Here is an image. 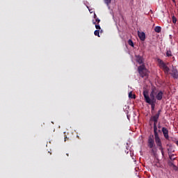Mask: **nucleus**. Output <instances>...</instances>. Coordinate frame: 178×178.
Segmentation results:
<instances>
[{
    "label": "nucleus",
    "mask_w": 178,
    "mask_h": 178,
    "mask_svg": "<svg viewBox=\"0 0 178 178\" xmlns=\"http://www.w3.org/2000/svg\"><path fill=\"white\" fill-rule=\"evenodd\" d=\"M155 90H152L150 93V97L149 94L148 93V91L144 90L143 91V96L145 98V101L147 104H149V105H151L152 111H154L155 109V104L156 103V99H155Z\"/></svg>",
    "instance_id": "obj_1"
},
{
    "label": "nucleus",
    "mask_w": 178,
    "mask_h": 178,
    "mask_svg": "<svg viewBox=\"0 0 178 178\" xmlns=\"http://www.w3.org/2000/svg\"><path fill=\"white\" fill-rule=\"evenodd\" d=\"M157 63L160 69H162L165 74H169L170 69L168 67V63H165L161 58H157Z\"/></svg>",
    "instance_id": "obj_2"
},
{
    "label": "nucleus",
    "mask_w": 178,
    "mask_h": 178,
    "mask_svg": "<svg viewBox=\"0 0 178 178\" xmlns=\"http://www.w3.org/2000/svg\"><path fill=\"white\" fill-rule=\"evenodd\" d=\"M138 72L140 76V77H145L146 76H148V70L145 68V65L143 64L142 65L139 66L138 67Z\"/></svg>",
    "instance_id": "obj_3"
},
{
    "label": "nucleus",
    "mask_w": 178,
    "mask_h": 178,
    "mask_svg": "<svg viewBox=\"0 0 178 178\" xmlns=\"http://www.w3.org/2000/svg\"><path fill=\"white\" fill-rule=\"evenodd\" d=\"M154 140L157 147H159V149L160 151H161L162 155H163V147H162V142L161 141V138H159V136H154Z\"/></svg>",
    "instance_id": "obj_4"
},
{
    "label": "nucleus",
    "mask_w": 178,
    "mask_h": 178,
    "mask_svg": "<svg viewBox=\"0 0 178 178\" xmlns=\"http://www.w3.org/2000/svg\"><path fill=\"white\" fill-rule=\"evenodd\" d=\"M160 115H161V110H159L155 115L152 116L150 118V121L154 122V124H157L158 119H159Z\"/></svg>",
    "instance_id": "obj_5"
},
{
    "label": "nucleus",
    "mask_w": 178,
    "mask_h": 178,
    "mask_svg": "<svg viewBox=\"0 0 178 178\" xmlns=\"http://www.w3.org/2000/svg\"><path fill=\"white\" fill-rule=\"evenodd\" d=\"M170 74H171V76H172V77H173V79H178V72L176 68L172 67V70L170 72Z\"/></svg>",
    "instance_id": "obj_6"
},
{
    "label": "nucleus",
    "mask_w": 178,
    "mask_h": 178,
    "mask_svg": "<svg viewBox=\"0 0 178 178\" xmlns=\"http://www.w3.org/2000/svg\"><path fill=\"white\" fill-rule=\"evenodd\" d=\"M147 145L149 148H154V145H155V141L152 138V137H149L147 140Z\"/></svg>",
    "instance_id": "obj_7"
},
{
    "label": "nucleus",
    "mask_w": 178,
    "mask_h": 178,
    "mask_svg": "<svg viewBox=\"0 0 178 178\" xmlns=\"http://www.w3.org/2000/svg\"><path fill=\"white\" fill-rule=\"evenodd\" d=\"M162 132L165 138H166V140H169V131L168 130V129L163 127Z\"/></svg>",
    "instance_id": "obj_8"
},
{
    "label": "nucleus",
    "mask_w": 178,
    "mask_h": 178,
    "mask_svg": "<svg viewBox=\"0 0 178 178\" xmlns=\"http://www.w3.org/2000/svg\"><path fill=\"white\" fill-rule=\"evenodd\" d=\"M136 60L139 65H143L144 63V58L141 56H136Z\"/></svg>",
    "instance_id": "obj_9"
},
{
    "label": "nucleus",
    "mask_w": 178,
    "mask_h": 178,
    "mask_svg": "<svg viewBox=\"0 0 178 178\" xmlns=\"http://www.w3.org/2000/svg\"><path fill=\"white\" fill-rule=\"evenodd\" d=\"M138 35L141 41H145V33L138 31Z\"/></svg>",
    "instance_id": "obj_10"
},
{
    "label": "nucleus",
    "mask_w": 178,
    "mask_h": 178,
    "mask_svg": "<svg viewBox=\"0 0 178 178\" xmlns=\"http://www.w3.org/2000/svg\"><path fill=\"white\" fill-rule=\"evenodd\" d=\"M162 98H163V92L162 91H159L156 94V99L158 101L162 100Z\"/></svg>",
    "instance_id": "obj_11"
},
{
    "label": "nucleus",
    "mask_w": 178,
    "mask_h": 178,
    "mask_svg": "<svg viewBox=\"0 0 178 178\" xmlns=\"http://www.w3.org/2000/svg\"><path fill=\"white\" fill-rule=\"evenodd\" d=\"M154 137L159 136L158 135V127H156V124H154Z\"/></svg>",
    "instance_id": "obj_12"
},
{
    "label": "nucleus",
    "mask_w": 178,
    "mask_h": 178,
    "mask_svg": "<svg viewBox=\"0 0 178 178\" xmlns=\"http://www.w3.org/2000/svg\"><path fill=\"white\" fill-rule=\"evenodd\" d=\"M154 31L155 33H161V31H162V28H161V26H156L154 28Z\"/></svg>",
    "instance_id": "obj_13"
},
{
    "label": "nucleus",
    "mask_w": 178,
    "mask_h": 178,
    "mask_svg": "<svg viewBox=\"0 0 178 178\" xmlns=\"http://www.w3.org/2000/svg\"><path fill=\"white\" fill-rule=\"evenodd\" d=\"M129 98H131V99H136V95H133V92H130L129 93Z\"/></svg>",
    "instance_id": "obj_14"
},
{
    "label": "nucleus",
    "mask_w": 178,
    "mask_h": 178,
    "mask_svg": "<svg viewBox=\"0 0 178 178\" xmlns=\"http://www.w3.org/2000/svg\"><path fill=\"white\" fill-rule=\"evenodd\" d=\"M168 155H169V158H170V159H171V161H175V159H176L175 154H172V153L168 152Z\"/></svg>",
    "instance_id": "obj_15"
},
{
    "label": "nucleus",
    "mask_w": 178,
    "mask_h": 178,
    "mask_svg": "<svg viewBox=\"0 0 178 178\" xmlns=\"http://www.w3.org/2000/svg\"><path fill=\"white\" fill-rule=\"evenodd\" d=\"M93 24H95V29H97V30H101V26H99V24H97L96 22H93Z\"/></svg>",
    "instance_id": "obj_16"
},
{
    "label": "nucleus",
    "mask_w": 178,
    "mask_h": 178,
    "mask_svg": "<svg viewBox=\"0 0 178 178\" xmlns=\"http://www.w3.org/2000/svg\"><path fill=\"white\" fill-rule=\"evenodd\" d=\"M172 23H174V24H176V22H177V19H176V17H175V15H173L172 17Z\"/></svg>",
    "instance_id": "obj_17"
},
{
    "label": "nucleus",
    "mask_w": 178,
    "mask_h": 178,
    "mask_svg": "<svg viewBox=\"0 0 178 178\" xmlns=\"http://www.w3.org/2000/svg\"><path fill=\"white\" fill-rule=\"evenodd\" d=\"M166 56H172V51L170 50H167Z\"/></svg>",
    "instance_id": "obj_18"
},
{
    "label": "nucleus",
    "mask_w": 178,
    "mask_h": 178,
    "mask_svg": "<svg viewBox=\"0 0 178 178\" xmlns=\"http://www.w3.org/2000/svg\"><path fill=\"white\" fill-rule=\"evenodd\" d=\"M95 35H97V37H99V30H96L94 32Z\"/></svg>",
    "instance_id": "obj_19"
},
{
    "label": "nucleus",
    "mask_w": 178,
    "mask_h": 178,
    "mask_svg": "<svg viewBox=\"0 0 178 178\" xmlns=\"http://www.w3.org/2000/svg\"><path fill=\"white\" fill-rule=\"evenodd\" d=\"M128 44L129 45H134V43L133 42V40H131V39H129L128 40Z\"/></svg>",
    "instance_id": "obj_20"
},
{
    "label": "nucleus",
    "mask_w": 178,
    "mask_h": 178,
    "mask_svg": "<svg viewBox=\"0 0 178 178\" xmlns=\"http://www.w3.org/2000/svg\"><path fill=\"white\" fill-rule=\"evenodd\" d=\"M104 2L106 5H109L112 2V0H104Z\"/></svg>",
    "instance_id": "obj_21"
},
{
    "label": "nucleus",
    "mask_w": 178,
    "mask_h": 178,
    "mask_svg": "<svg viewBox=\"0 0 178 178\" xmlns=\"http://www.w3.org/2000/svg\"><path fill=\"white\" fill-rule=\"evenodd\" d=\"M152 152L154 154V155H155V154H156V150L155 149H152Z\"/></svg>",
    "instance_id": "obj_22"
},
{
    "label": "nucleus",
    "mask_w": 178,
    "mask_h": 178,
    "mask_svg": "<svg viewBox=\"0 0 178 178\" xmlns=\"http://www.w3.org/2000/svg\"><path fill=\"white\" fill-rule=\"evenodd\" d=\"M95 22L97 23V24H99V22H101V19H99L98 18H96Z\"/></svg>",
    "instance_id": "obj_23"
},
{
    "label": "nucleus",
    "mask_w": 178,
    "mask_h": 178,
    "mask_svg": "<svg viewBox=\"0 0 178 178\" xmlns=\"http://www.w3.org/2000/svg\"><path fill=\"white\" fill-rule=\"evenodd\" d=\"M94 18L97 19V14L96 13L94 14Z\"/></svg>",
    "instance_id": "obj_24"
},
{
    "label": "nucleus",
    "mask_w": 178,
    "mask_h": 178,
    "mask_svg": "<svg viewBox=\"0 0 178 178\" xmlns=\"http://www.w3.org/2000/svg\"><path fill=\"white\" fill-rule=\"evenodd\" d=\"M175 144H176V145H177V147H178V140H177V141L175 142Z\"/></svg>",
    "instance_id": "obj_25"
},
{
    "label": "nucleus",
    "mask_w": 178,
    "mask_h": 178,
    "mask_svg": "<svg viewBox=\"0 0 178 178\" xmlns=\"http://www.w3.org/2000/svg\"><path fill=\"white\" fill-rule=\"evenodd\" d=\"M172 2H175L176 0H172Z\"/></svg>",
    "instance_id": "obj_26"
},
{
    "label": "nucleus",
    "mask_w": 178,
    "mask_h": 178,
    "mask_svg": "<svg viewBox=\"0 0 178 178\" xmlns=\"http://www.w3.org/2000/svg\"><path fill=\"white\" fill-rule=\"evenodd\" d=\"M131 47H132L133 48H134V45H132Z\"/></svg>",
    "instance_id": "obj_27"
}]
</instances>
